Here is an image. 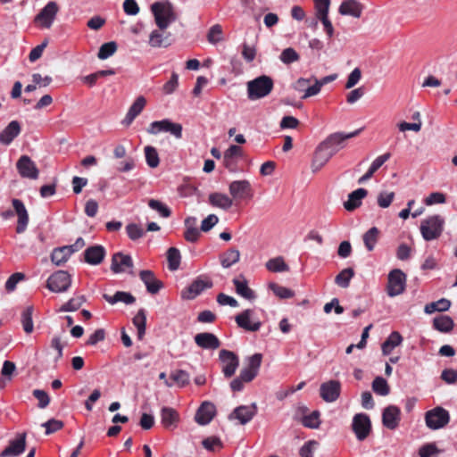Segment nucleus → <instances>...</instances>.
<instances>
[{"label":"nucleus","mask_w":457,"mask_h":457,"mask_svg":"<svg viewBox=\"0 0 457 457\" xmlns=\"http://www.w3.org/2000/svg\"><path fill=\"white\" fill-rule=\"evenodd\" d=\"M155 23L161 30L166 29L170 23L177 20L174 6L169 1L156 2L152 4Z\"/></svg>","instance_id":"nucleus-1"},{"label":"nucleus","mask_w":457,"mask_h":457,"mask_svg":"<svg viewBox=\"0 0 457 457\" xmlns=\"http://www.w3.org/2000/svg\"><path fill=\"white\" fill-rule=\"evenodd\" d=\"M247 97L251 101L263 98L270 94L273 89V79L267 76L262 75L246 83Z\"/></svg>","instance_id":"nucleus-2"},{"label":"nucleus","mask_w":457,"mask_h":457,"mask_svg":"<svg viewBox=\"0 0 457 457\" xmlns=\"http://www.w3.org/2000/svg\"><path fill=\"white\" fill-rule=\"evenodd\" d=\"M445 219L440 215H432L421 220L420 230L426 241L437 239L443 233Z\"/></svg>","instance_id":"nucleus-3"},{"label":"nucleus","mask_w":457,"mask_h":457,"mask_svg":"<svg viewBox=\"0 0 457 457\" xmlns=\"http://www.w3.org/2000/svg\"><path fill=\"white\" fill-rule=\"evenodd\" d=\"M14 211L7 210L1 213V216L4 220L12 218L14 213L18 216V222L16 227V232L18 234L23 233L29 224V213L26 210L24 204L19 199H12V201Z\"/></svg>","instance_id":"nucleus-4"},{"label":"nucleus","mask_w":457,"mask_h":457,"mask_svg":"<svg viewBox=\"0 0 457 457\" xmlns=\"http://www.w3.org/2000/svg\"><path fill=\"white\" fill-rule=\"evenodd\" d=\"M450 421L449 412L437 406L425 413V422L428 428L436 430L445 427Z\"/></svg>","instance_id":"nucleus-5"},{"label":"nucleus","mask_w":457,"mask_h":457,"mask_svg":"<svg viewBox=\"0 0 457 457\" xmlns=\"http://www.w3.org/2000/svg\"><path fill=\"white\" fill-rule=\"evenodd\" d=\"M219 360L221 363V370L226 378H229L236 373L239 366L238 356L231 351L222 349L219 353Z\"/></svg>","instance_id":"nucleus-6"},{"label":"nucleus","mask_w":457,"mask_h":457,"mask_svg":"<svg viewBox=\"0 0 457 457\" xmlns=\"http://www.w3.org/2000/svg\"><path fill=\"white\" fill-rule=\"evenodd\" d=\"M360 130H355L353 132L344 134V133H334L329 135L320 145L328 150L329 154L333 156L336 154L341 148L344 147V142L346 139L352 138L359 134Z\"/></svg>","instance_id":"nucleus-7"},{"label":"nucleus","mask_w":457,"mask_h":457,"mask_svg":"<svg viewBox=\"0 0 457 457\" xmlns=\"http://www.w3.org/2000/svg\"><path fill=\"white\" fill-rule=\"evenodd\" d=\"M149 134H158L160 132H169L176 138L182 137V126L179 123H174L168 119L153 121L147 129Z\"/></svg>","instance_id":"nucleus-8"},{"label":"nucleus","mask_w":457,"mask_h":457,"mask_svg":"<svg viewBox=\"0 0 457 457\" xmlns=\"http://www.w3.org/2000/svg\"><path fill=\"white\" fill-rule=\"evenodd\" d=\"M71 283L70 274L65 270H58L51 275L46 283V287L55 293L65 292Z\"/></svg>","instance_id":"nucleus-9"},{"label":"nucleus","mask_w":457,"mask_h":457,"mask_svg":"<svg viewBox=\"0 0 457 457\" xmlns=\"http://www.w3.org/2000/svg\"><path fill=\"white\" fill-rule=\"evenodd\" d=\"M405 282V274L401 270H393L388 275L387 295L394 297L403 293Z\"/></svg>","instance_id":"nucleus-10"},{"label":"nucleus","mask_w":457,"mask_h":457,"mask_svg":"<svg viewBox=\"0 0 457 457\" xmlns=\"http://www.w3.org/2000/svg\"><path fill=\"white\" fill-rule=\"evenodd\" d=\"M352 428L359 441L365 440L370 433L371 422L365 413H357L353 416Z\"/></svg>","instance_id":"nucleus-11"},{"label":"nucleus","mask_w":457,"mask_h":457,"mask_svg":"<svg viewBox=\"0 0 457 457\" xmlns=\"http://www.w3.org/2000/svg\"><path fill=\"white\" fill-rule=\"evenodd\" d=\"M59 11L58 4L52 1L49 2L35 17L34 21L43 28L49 29Z\"/></svg>","instance_id":"nucleus-12"},{"label":"nucleus","mask_w":457,"mask_h":457,"mask_svg":"<svg viewBox=\"0 0 457 457\" xmlns=\"http://www.w3.org/2000/svg\"><path fill=\"white\" fill-rule=\"evenodd\" d=\"M247 366L240 370L239 377L245 382H251L257 375L262 364V353H254L246 359Z\"/></svg>","instance_id":"nucleus-13"},{"label":"nucleus","mask_w":457,"mask_h":457,"mask_svg":"<svg viewBox=\"0 0 457 457\" xmlns=\"http://www.w3.org/2000/svg\"><path fill=\"white\" fill-rule=\"evenodd\" d=\"M228 192L233 201L253 196L252 186L246 179L232 181L228 186Z\"/></svg>","instance_id":"nucleus-14"},{"label":"nucleus","mask_w":457,"mask_h":457,"mask_svg":"<svg viewBox=\"0 0 457 457\" xmlns=\"http://www.w3.org/2000/svg\"><path fill=\"white\" fill-rule=\"evenodd\" d=\"M257 413V405L256 403H252L250 405H240L233 410V411L228 415L229 420H237L239 424L245 425L249 421L253 420V418Z\"/></svg>","instance_id":"nucleus-15"},{"label":"nucleus","mask_w":457,"mask_h":457,"mask_svg":"<svg viewBox=\"0 0 457 457\" xmlns=\"http://www.w3.org/2000/svg\"><path fill=\"white\" fill-rule=\"evenodd\" d=\"M212 282L207 278L198 277L181 293L184 299H194L199 295L204 289L211 288Z\"/></svg>","instance_id":"nucleus-16"},{"label":"nucleus","mask_w":457,"mask_h":457,"mask_svg":"<svg viewBox=\"0 0 457 457\" xmlns=\"http://www.w3.org/2000/svg\"><path fill=\"white\" fill-rule=\"evenodd\" d=\"M341 393V383L338 380H328L320 386V395L326 403L336 402Z\"/></svg>","instance_id":"nucleus-17"},{"label":"nucleus","mask_w":457,"mask_h":457,"mask_svg":"<svg viewBox=\"0 0 457 457\" xmlns=\"http://www.w3.org/2000/svg\"><path fill=\"white\" fill-rule=\"evenodd\" d=\"M16 168L22 178L30 179H37L38 178L39 170L36 163L28 155L20 157L16 163Z\"/></svg>","instance_id":"nucleus-18"},{"label":"nucleus","mask_w":457,"mask_h":457,"mask_svg":"<svg viewBox=\"0 0 457 457\" xmlns=\"http://www.w3.org/2000/svg\"><path fill=\"white\" fill-rule=\"evenodd\" d=\"M253 315V311L250 309H247L237 314L235 318L237 326L247 331H258L262 323L258 320H255Z\"/></svg>","instance_id":"nucleus-19"},{"label":"nucleus","mask_w":457,"mask_h":457,"mask_svg":"<svg viewBox=\"0 0 457 457\" xmlns=\"http://www.w3.org/2000/svg\"><path fill=\"white\" fill-rule=\"evenodd\" d=\"M26 447V433L17 434L10 440L8 446L0 453V457H13L22 453Z\"/></svg>","instance_id":"nucleus-20"},{"label":"nucleus","mask_w":457,"mask_h":457,"mask_svg":"<svg viewBox=\"0 0 457 457\" xmlns=\"http://www.w3.org/2000/svg\"><path fill=\"white\" fill-rule=\"evenodd\" d=\"M216 413L215 405L211 402H204L198 408L195 420L202 426L209 424Z\"/></svg>","instance_id":"nucleus-21"},{"label":"nucleus","mask_w":457,"mask_h":457,"mask_svg":"<svg viewBox=\"0 0 457 457\" xmlns=\"http://www.w3.org/2000/svg\"><path fill=\"white\" fill-rule=\"evenodd\" d=\"M400 414V409L395 405L385 408L382 413L383 425L388 429H395L399 425Z\"/></svg>","instance_id":"nucleus-22"},{"label":"nucleus","mask_w":457,"mask_h":457,"mask_svg":"<svg viewBox=\"0 0 457 457\" xmlns=\"http://www.w3.org/2000/svg\"><path fill=\"white\" fill-rule=\"evenodd\" d=\"M194 339L195 344L203 349L215 350L220 346L219 338L210 332L198 333Z\"/></svg>","instance_id":"nucleus-23"},{"label":"nucleus","mask_w":457,"mask_h":457,"mask_svg":"<svg viewBox=\"0 0 457 457\" xmlns=\"http://www.w3.org/2000/svg\"><path fill=\"white\" fill-rule=\"evenodd\" d=\"M208 202L212 207L219 208L223 211H228L234 204V201L231 196L220 192L210 194L208 196Z\"/></svg>","instance_id":"nucleus-24"},{"label":"nucleus","mask_w":457,"mask_h":457,"mask_svg":"<svg viewBox=\"0 0 457 457\" xmlns=\"http://www.w3.org/2000/svg\"><path fill=\"white\" fill-rule=\"evenodd\" d=\"M363 7L356 0H345L341 3L338 12L341 15L360 18L361 16Z\"/></svg>","instance_id":"nucleus-25"},{"label":"nucleus","mask_w":457,"mask_h":457,"mask_svg":"<svg viewBox=\"0 0 457 457\" xmlns=\"http://www.w3.org/2000/svg\"><path fill=\"white\" fill-rule=\"evenodd\" d=\"M21 125L17 120L11 121L0 132V143L4 145H10L12 140L21 133Z\"/></svg>","instance_id":"nucleus-26"},{"label":"nucleus","mask_w":457,"mask_h":457,"mask_svg":"<svg viewBox=\"0 0 457 457\" xmlns=\"http://www.w3.org/2000/svg\"><path fill=\"white\" fill-rule=\"evenodd\" d=\"M133 262L129 255L123 254L122 253H116L112 255L111 270L114 273H120L125 271L126 268H132Z\"/></svg>","instance_id":"nucleus-27"},{"label":"nucleus","mask_w":457,"mask_h":457,"mask_svg":"<svg viewBox=\"0 0 457 457\" xmlns=\"http://www.w3.org/2000/svg\"><path fill=\"white\" fill-rule=\"evenodd\" d=\"M139 277L150 294H157L163 286L162 281L157 279L151 270H145L140 271Z\"/></svg>","instance_id":"nucleus-28"},{"label":"nucleus","mask_w":457,"mask_h":457,"mask_svg":"<svg viewBox=\"0 0 457 457\" xmlns=\"http://www.w3.org/2000/svg\"><path fill=\"white\" fill-rule=\"evenodd\" d=\"M105 256V250L102 245H93L84 252L85 261L91 265L100 264Z\"/></svg>","instance_id":"nucleus-29"},{"label":"nucleus","mask_w":457,"mask_h":457,"mask_svg":"<svg viewBox=\"0 0 457 457\" xmlns=\"http://www.w3.org/2000/svg\"><path fill=\"white\" fill-rule=\"evenodd\" d=\"M146 104V100L144 96H140L137 97L135 102L132 104V105L129 107L126 117L122 120V123L126 126H129L132 121L135 120V118L141 113L143 109L145 108Z\"/></svg>","instance_id":"nucleus-30"},{"label":"nucleus","mask_w":457,"mask_h":457,"mask_svg":"<svg viewBox=\"0 0 457 457\" xmlns=\"http://www.w3.org/2000/svg\"><path fill=\"white\" fill-rule=\"evenodd\" d=\"M331 154L328 152L320 144L316 148L312 162V170L313 172L320 170L330 159Z\"/></svg>","instance_id":"nucleus-31"},{"label":"nucleus","mask_w":457,"mask_h":457,"mask_svg":"<svg viewBox=\"0 0 457 457\" xmlns=\"http://www.w3.org/2000/svg\"><path fill=\"white\" fill-rule=\"evenodd\" d=\"M368 194V191L364 188H358L349 194L347 201L344 203V207L352 212L358 208L361 204V199H363Z\"/></svg>","instance_id":"nucleus-32"},{"label":"nucleus","mask_w":457,"mask_h":457,"mask_svg":"<svg viewBox=\"0 0 457 457\" xmlns=\"http://www.w3.org/2000/svg\"><path fill=\"white\" fill-rule=\"evenodd\" d=\"M233 284L237 295L247 300L255 299V293L248 287L247 281L243 276L234 278Z\"/></svg>","instance_id":"nucleus-33"},{"label":"nucleus","mask_w":457,"mask_h":457,"mask_svg":"<svg viewBox=\"0 0 457 457\" xmlns=\"http://www.w3.org/2000/svg\"><path fill=\"white\" fill-rule=\"evenodd\" d=\"M162 424L166 428H174L179 420V415L176 410L170 407H163L161 410Z\"/></svg>","instance_id":"nucleus-34"},{"label":"nucleus","mask_w":457,"mask_h":457,"mask_svg":"<svg viewBox=\"0 0 457 457\" xmlns=\"http://www.w3.org/2000/svg\"><path fill=\"white\" fill-rule=\"evenodd\" d=\"M390 156L391 154L389 153H386L377 157L371 163L367 172L358 179V183L362 184L371 179L373 174L390 158Z\"/></svg>","instance_id":"nucleus-35"},{"label":"nucleus","mask_w":457,"mask_h":457,"mask_svg":"<svg viewBox=\"0 0 457 457\" xmlns=\"http://www.w3.org/2000/svg\"><path fill=\"white\" fill-rule=\"evenodd\" d=\"M72 254V249L68 245L54 248L51 253V261L56 266L65 263Z\"/></svg>","instance_id":"nucleus-36"},{"label":"nucleus","mask_w":457,"mask_h":457,"mask_svg":"<svg viewBox=\"0 0 457 457\" xmlns=\"http://www.w3.org/2000/svg\"><path fill=\"white\" fill-rule=\"evenodd\" d=\"M433 327L435 329L442 333H449L454 327L453 320L447 315H439L433 320Z\"/></svg>","instance_id":"nucleus-37"},{"label":"nucleus","mask_w":457,"mask_h":457,"mask_svg":"<svg viewBox=\"0 0 457 457\" xmlns=\"http://www.w3.org/2000/svg\"><path fill=\"white\" fill-rule=\"evenodd\" d=\"M185 226H186V231H185V239L188 242H195L197 241L200 231L196 228V219L194 217H188L185 220Z\"/></svg>","instance_id":"nucleus-38"},{"label":"nucleus","mask_w":457,"mask_h":457,"mask_svg":"<svg viewBox=\"0 0 457 457\" xmlns=\"http://www.w3.org/2000/svg\"><path fill=\"white\" fill-rule=\"evenodd\" d=\"M103 297L111 304H115L118 302H122L126 304H132L136 301V298L130 293L123 291H117L113 295L104 294Z\"/></svg>","instance_id":"nucleus-39"},{"label":"nucleus","mask_w":457,"mask_h":457,"mask_svg":"<svg viewBox=\"0 0 457 457\" xmlns=\"http://www.w3.org/2000/svg\"><path fill=\"white\" fill-rule=\"evenodd\" d=\"M150 46L157 47H167L170 45L169 35H164L158 29H154L151 32L148 41Z\"/></svg>","instance_id":"nucleus-40"},{"label":"nucleus","mask_w":457,"mask_h":457,"mask_svg":"<svg viewBox=\"0 0 457 457\" xmlns=\"http://www.w3.org/2000/svg\"><path fill=\"white\" fill-rule=\"evenodd\" d=\"M240 253L238 250L231 248L222 253L220 257V264L223 268H229L233 264L238 262Z\"/></svg>","instance_id":"nucleus-41"},{"label":"nucleus","mask_w":457,"mask_h":457,"mask_svg":"<svg viewBox=\"0 0 457 457\" xmlns=\"http://www.w3.org/2000/svg\"><path fill=\"white\" fill-rule=\"evenodd\" d=\"M451 307V301L445 298H441L436 302H432L425 305L424 312L427 314H432L435 312H446Z\"/></svg>","instance_id":"nucleus-42"},{"label":"nucleus","mask_w":457,"mask_h":457,"mask_svg":"<svg viewBox=\"0 0 457 457\" xmlns=\"http://www.w3.org/2000/svg\"><path fill=\"white\" fill-rule=\"evenodd\" d=\"M265 267L271 272H284L289 270L288 265L285 262L284 258L281 256L270 259L266 262Z\"/></svg>","instance_id":"nucleus-43"},{"label":"nucleus","mask_w":457,"mask_h":457,"mask_svg":"<svg viewBox=\"0 0 457 457\" xmlns=\"http://www.w3.org/2000/svg\"><path fill=\"white\" fill-rule=\"evenodd\" d=\"M33 312L34 309L32 306H28L21 312V322L27 334H30L34 329L32 320Z\"/></svg>","instance_id":"nucleus-44"},{"label":"nucleus","mask_w":457,"mask_h":457,"mask_svg":"<svg viewBox=\"0 0 457 457\" xmlns=\"http://www.w3.org/2000/svg\"><path fill=\"white\" fill-rule=\"evenodd\" d=\"M137 329V337L142 339L145 333L146 314L144 309H140L132 320Z\"/></svg>","instance_id":"nucleus-45"},{"label":"nucleus","mask_w":457,"mask_h":457,"mask_svg":"<svg viewBox=\"0 0 457 457\" xmlns=\"http://www.w3.org/2000/svg\"><path fill=\"white\" fill-rule=\"evenodd\" d=\"M379 230L376 227L370 228L367 232L364 233L362 239L365 247L368 251H372L378 242Z\"/></svg>","instance_id":"nucleus-46"},{"label":"nucleus","mask_w":457,"mask_h":457,"mask_svg":"<svg viewBox=\"0 0 457 457\" xmlns=\"http://www.w3.org/2000/svg\"><path fill=\"white\" fill-rule=\"evenodd\" d=\"M354 276V271L352 268L344 269L337 275L335 282L337 285L343 288H346L349 286L351 278Z\"/></svg>","instance_id":"nucleus-47"},{"label":"nucleus","mask_w":457,"mask_h":457,"mask_svg":"<svg viewBox=\"0 0 457 457\" xmlns=\"http://www.w3.org/2000/svg\"><path fill=\"white\" fill-rule=\"evenodd\" d=\"M170 379L173 384H176L179 387H183L189 383L190 376L183 370H178L170 373Z\"/></svg>","instance_id":"nucleus-48"},{"label":"nucleus","mask_w":457,"mask_h":457,"mask_svg":"<svg viewBox=\"0 0 457 457\" xmlns=\"http://www.w3.org/2000/svg\"><path fill=\"white\" fill-rule=\"evenodd\" d=\"M372 390L379 395L386 396L389 394L390 388L386 380L382 377H377L372 382Z\"/></svg>","instance_id":"nucleus-49"},{"label":"nucleus","mask_w":457,"mask_h":457,"mask_svg":"<svg viewBox=\"0 0 457 457\" xmlns=\"http://www.w3.org/2000/svg\"><path fill=\"white\" fill-rule=\"evenodd\" d=\"M317 20L328 17L330 0H314Z\"/></svg>","instance_id":"nucleus-50"},{"label":"nucleus","mask_w":457,"mask_h":457,"mask_svg":"<svg viewBox=\"0 0 457 457\" xmlns=\"http://www.w3.org/2000/svg\"><path fill=\"white\" fill-rule=\"evenodd\" d=\"M167 259L169 263V269L170 270H176L179 269L180 264V253L175 247H170L167 252Z\"/></svg>","instance_id":"nucleus-51"},{"label":"nucleus","mask_w":457,"mask_h":457,"mask_svg":"<svg viewBox=\"0 0 457 457\" xmlns=\"http://www.w3.org/2000/svg\"><path fill=\"white\" fill-rule=\"evenodd\" d=\"M145 161L149 167L156 168L160 163V159L156 149L154 146L147 145L144 149Z\"/></svg>","instance_id":"nucleus-52"},{"label":"nucleus","mask_w":457,"mask_h":457,"mask_svg":"<svg viewBox=\"0 0 457 457\" xmlns=\"http://www.w3.org/2000/svg\"><path fill=\"white\" fill-rule=\"evenodd\" d=\"M117 50V44L113 41L103 44L98 51L97 57L105 60L112 56Z\"/></svg>","instance_id":"nucleus-53"},{"label":"nucleus","mask_w":457,"mask_h":457,"mask_svg":"<svg viewBox=\"0 0 457 457\" xmlns=\"http://www.w3.org/2000/svg\"><path fill=\"white\" fill-rule=\"evenodd\" d=\"M320 411H314L311 414L303 416L302 423L306 428H318L320 425Z\"/></svg>","instance_id":"nucleus-54"},{"label":"nucleus","mask_w":457,"mask_h":457,"mask_svg":"<svg viewBox=\"0 0 457 457\" xmlns=\"http://www.w3.org/2000/svg\"><path fill=\"white\" fill-rule=\"evenodd\" d=\"M86 301L84 295H78L76 297L71 298L69 302L63 304L60 311L61 312H74L79 309V307Z\"/></svg>","instance_id":"nucleus-55"},{"label":"nucleus","mask_w":457,"mask_h":457,"mask_svg":"<svg viewBox=\"0 0 457 457\" xmlns=\"http://www.w3.org/2000/svg\"><path fill=\"white\" fill-rule=\"evenodd\" d=\"M207 40L211 44H217L223 40L222 28L219 24L212 26L207 33Z\"/></svg>","instance_id":"nucleus-56"},{"label":"nucleus","mask_w":457,"mask_h":457,"mask_svg":"<svg viewBox=\"0 0 457 457\" xmlns=\"http://www.w3.org/2000/svg\"><path fill=\"white\" fill-rule=\"evenodd\" d=\"M299 58V54L292 47L284 49L279 56L280 61L285 64H290L292 62H295L298 61Z\"/></svg>","instance_id":"nucleus-57"},{"label":"nucleus","mask_w":457,"mask_h":457,"mask_svg":"<svg viewBox=\"0 0 457 457\" xmlns=\"http://www.w3.org/2000/svg\"><path fill=\"white\" fill-rule=\"evenodd\" d=\"M269 287L278 297L281 299H287L294 295V293L290 289L276 283H270Z\"/></svg>","instance_id":"nucleus-58"},{"label":"nucleus","mask_w":457,"mask_h":457,"mask_svg":"<svg viewBox=\"0 0 457 457\" xmlns=\"http://www.w3.org/2000/svg\"><path fill=\"white\" fill-rule=\"evenodd\" d=\"M319 443L315 440H310L303 444L299 450L301 457H313V453L317 449Z\"/></svg>","instance_id":"nucleus-59"},{"label":"nucleus","mask_w":457,"mask_h":457,"mask_svg":"<svg viewBox=\"0 0 457 457\" xmlns=\"http://www.w3.org/2000/svg\"><path fill=\"white\" fill-rule=\"evenodd\" d=\"M148 205L151 209L158 212L163 218H168L170 215V209L158 200L150 199L148 201Z\"/></svg>","instance_id":"nucleus-60"},{"label":"nucleus","mask_w":457,"mask_h":457,"mask_svg":"<svg viewBox=\"0 0 457 457\" xmlns=\"http://www.w3.org/2000/svg\"><path fill=\"white\" fill-rule=\"evenodd\" d=\"M395 198L394 192L383 191L380 192L378 195V204L381 208H387L392 204Z\"/></svg>","instance_id":"nucleus-61"},{"label":"nucleus","mask_w":457,"mask_h":457,"mask_svg":"<svg viewBox=\"0 0 457 457\" xmlns=\"http://www.w3.org/2000/svg\"><path fill=\"white\" fill-rule=\"evenodd\" d=\"M127 234L131 240H137L145 234L144 229L137 224L130 223L126 227Z\"/></svg>","instance_id":"nucleus-62"},{"label":"nucleus","mask_w":457,"mask_h":457,"mask_svg":"<svg viewBox=\"0 0 457 457\" xmlns=\"http://www.w3.org/2000/svg\"><path fill=\"white\" fill-rule=\"evenodd\" d=\"M41 426L46 428V435H50L62 428L63 422L59 420L51 419Z\"/></svg>","instance_id":"nucleus-63"},{"label":"nucleus","mask_w":457,"mask_h":457,"mask_svg":"<svg viewBox=\"0 0 457 457\" xmlns=\"http://www.w3.org/2000/svg\"><path fill=\"white\" fill-rule=\"evenodd\" d=\"M361 79V71L359 68H355L353 71L348 75L345 88L350 89L358 84V82Z\"/></svg>","instance_id":"nucleus-64"}]
</instances>
